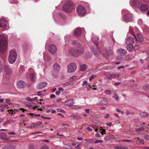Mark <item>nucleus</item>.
Masks as SVG:
<instances>
[{
    "mask_svg": "<svg viewBox=\"0 0 149 149\" xmlns=\"http://www.w3.org/2000/svg\"><path fill=\"white\" fill-rule=\"evenodd\" d=\"M117 52L118 54L121 56H123L127 53V51L125 49H119L117 50Z\"/></svg>",
    "mask_w": 149,
    "mask_h": 149,
    "instance_id": "2eb2a0df",
    "label": "nucleus"
},
{
    "mask_svg": "<svg viewBox=\"0 0 149 149\" xmlns=\"http://www.w3.org/2000/svg\"><path fill=\"white\" fill-rule=\"evenodd\" d=\"M70 116L72 117L73 118L79 120L81 118V117L80 116L75 115H72Z\"/></svg>",
    "mask_w": 149,
    "mask_h": 149,
    "instance_id": "4c0bfd02",
    "label": "nucleus"
},
{
    "mask_svg": "<svg viewBox=\"0 0 149 149\" xmlns=\"http://www.w3.org/2000/svg\"><path fill=\"white\" fill-rule=\"evenodd\" d=\"M77 67V65L75 63H70L67 66V72L70 73L74 72L76 70Z\"/></svg>",
    "mask_w": 149,
    "mask_h": 149,
    "instance_id": "0eeeda50",
    "label": "nucleus"
},
{
    "mask_svg": "<svg viewBox=\"0 0 149 149\" xmlns=\"http://www.w3.org/2000/svg\"><path fill=\"white\" fill-rule=\"evenodd\" d=\"M84 140L86 141H89L90 142H93L94 141L93 139H85Z\"/></svg>",
    "mask_w": 149,
    "mask_h": 149,
    "instance_id": "8fccbe9b",
    "label": "nucleus"
},
{
    "mask_svg": "<svg viewBox=\"0 0 149 149\" xmlns=\"http://www.w3.org/2000/svg\"><path fill=\"white\" fill-rule=\"evenodd\" d=\"M29 149H34V147L33 145L31 144L29 147Z\"/></svg>",
    "mask_w": 149,
    "mask_h": 149,
    "instance_id": "13d9d810",
    "label": "nucleus"
},
{
    "mask_svg": "<svg viewBox=\"0 0 149 149\" xmlns=\"http://www.w3.org/2000/svg\"><path fill=\"white\" fill-rule=\"evenodd\" d=\"M132 35L134 37L136 40L138 42L141 43L143 42L144 38L141 34L137 33L136 36L134 34H132Z\"/></svg>",
    "mask_w": 149,
    "mask_h": 149,
    "instance_id": "9b49d317",
    "label": "nucleus"
},
{
    "mask_svg": "<svg viewBox=\"0 0 149 149\" xmlns=\"http://www.w3.org/2000/svg\"><path fill=\"white\" fill-rule=\"evenodd\" d=\"M77 11L80 15H83L86 13V10L84 8L81 6H79L77 7Z\"/></svg>",
    "mask_w": 149,
    "mask_h": 149,
    "instance_id": "1a4fd4ad",
    "label": "nucleus"
},
{
    "mask_svg": "<svg viewBox=\"0 0 149 149\" xmlns=\"http://www.w3.org/2000/svg\"><path fill=\"white\" fill-rule=\"evenodd\" d=\"M8 106V105H7V104H2V105H0V107L1 108L3 109V108L6 107H7Z\"/></svg>",
    "mask_w": 149,
    "mask_h": 149,
    "instance_id": "603ef678",
    "label": "nucleus"
},
{
    "mask_svg": "<svg viewBox=\"0 0 149 149\" xmlns=\"http://www.w3.org/2000/svg\"><path fill=\"white\" fill-rule=\"evenodd\" d=\"M107 103V100L106 99H104L99 102L98 104V105H106Z\"/></svg>",
    "mask_w": 149,
    "mask_h": 149,
    "instance_id": "b1692460",
    "label": "nucleus"
},
{
    "mask_svg": "<svg viewBox=\"0 0 149 149\" xmlns=\"http://www.w3.org/2000/svg\"><path fill=\"white\" fill-rule=\"evenodd\" d=\"M17 57L16 52L14 50H11L9 53L8 60L9 62L11 64L14 63Z\"/></svg>",
    "mask_w": 149,
    "mask_h": 149,
    "instance_id": "39448f33",
    "label": "nucleus"
},
{
    "mask_svg": "<svg viewBox=\"0 0 149 149\" xmlns=\"http://www.w3.org/2000/svg\"><path fill=\"white\" fill-rule=\"evenodd\" d=\"M63 10L66 12L71 13L74 10L75 6L71 1H66L63 6Z\"/></svg>",
    "mask_w": 149,
    "mask_h": 149,
    "instance_id": "f257e3e1",
    "label": "nucleus"
},
{
    "mask_svg": "<svg viewBox=\"0 0 149 149\" xmlns=\"http://www.w3.org/2000/svg\"><path fill=\"white\" fill-rule=\"evenodd\" d=\"M57 111L58 112H61L63 113H65V111L63 109H57Z\"/></svg>",
    "mask_w": 149,
    "mask_h": 149,
    "instance_id": "de8ad7c7",
    "label": "nucleus"
},
{
    "mask_svg": "<svg viewBox=\"0 0 149 149\" xmlns=\"http://www.w3.org/2000/svg\"><path fill=\"white\" fill-rule=\"evenodd\" d=\"M77 78V77L76 76H74L72 77L70 79V81L73 80H76Z\"/></svg>",
    "mask_w": 149,
    "mask_h": 149,
    "instance_id": "a18cd8bd",
    "label": "nucleus"
},
{
    "mask_svg": "<svg viewBox=\"0 0 149 149\" xmlns=\"http://www.w3.org/2000/svg\"><path fill=\"white\" fill-rule=\"evenodd\" d=\"M47 85V84L46 82H42L37 85V88L38 89H41L46 86Z\"/></svg>",
    "mask_w": 149,
    "mask_h": 149,
    "instance_id": "a211bd4d",
    "label": "nucleus"
},
{
    "mask_svg": "<svg viewBox=\"0 0 149 149\" xmlns=\"http://www.w3.org/2000/svg\"><path fill=\"white\" fill-rule=\"evenodd\" d=\"M106 52L108 54V55H110L112 54L113 52L111 48L110 47L108 48L106 50Z\"/></svg>",
    "mask_w": 149,
    "mask_h": 149,
    "instance_id": "f704fd0d",
    "label": "nucleus"
},
{
    "mask_svg": "<svg viewBox=\"0 0 149 149\" xmlns=\"http://www.w3.org/2000/svg\"><path fill=\"white\" fill-rule=\"evenodd\" d=\"M30 78L31 80L33 82L37 80L36 74L35 73H31L30 75Z\"/></svg>",
    "mask_w": 149,
    "mask_h": 149,
    "instance_id": "412c9836",
    "label": "nucleus"
},
{
    "mask_svg": "<svg viewBox=\"0 0 149 149\" xmlns=\"http://www.w3.org/2000/svg\"><path fill=\"white\" fill-rule=\"evenodd\" d=\"M81 31L79 28H77L74 31V34L76 36L78 37L81 33Z\"/></svg>",
    "mask_w": 149,
    "mask_h": 149,
    "instance_id": "4be33fe9",
    "label": "nucleus"
},
{
    "mask_svg": "<svg viewBox=\"0 0 149 149\" xmlns=\"http://www.w3.org/2000/svg\"><path fill=\"white\" fill-rule=\"evenodd\" d=\"M111 75L112 78H116L117 77L116 75L114 74H111Z\"/></svg>",
    "mask_w": 149,
    "mask_h": 149,
    "instance_id": "bf43d9fd",
    "label": "nucleus"
},
{
    "mask_svg": "<svg viewBox=\"0 0 149 149\" xmlns=\"http://www.w3.org/2000/svg\"><path fill=\"white\" fill-rule=\"evenodd\" d=\"M140 116L142 118L147 117L148 116V113L146 112H143L140 113Z\"/></svg>",
    "mask_w": 149,
    "mask_h": 149,
    "instance_id": "c756f323",
    "label": "nucleus"
},
{
    "mask_svg": "<svg viewBox=\"0 0 149 149\" xmlns=\"http://www.w3.org/2000/svg\"><path fill=\"white\" fill-rule=\"evenodd\" d=\"M87 83V81L85 80L83 81V83H82V86H84L85 85H86Z\"/></svg>",
    "mask_w": 149,
    "mask_h": 149,
    "instance_id": "338daca9",
    "label": "nucleus"
},
{
    "mask_svg": "<svg viewBox=\"0 0 149 149\" xmlns=\"http://www.w3.org/2000/svg\"><path fill=\"white\" fill-rule=\"evenodd\" d=\"M72 147L71 145H67L66 147V148L67 149H71L72 148Z\"/></svg>",
    "mask_w": 149,
    "mask_h": 149,
    "instance_id": "e2e57ef3",
    "label": "nucleus"
},
{
    "mask_svg": "<svg viewBox=\"0 0 149 149\" xmlns=\"http://www.w3.org/2000/svg\"><path fill=\"white\" fill-rule=\"evenodd\" d=\"M7 134L4 132H1L0 134V138L2 139H6Z\"/></svg>",
    "mask_w": 149,
    "mask_h": 149,
    "instance_id": "bb28decb",
    "label": "nucleus"
},
{
    "mask_svg": "<svg viewBox=\"0 0 149 149\" xmlns=\"http://www.w3.org/2000/svg\"><path fill=\"white\" fill-rule=\"evenodd\" d=\"M113 97L115 98L116 101H118L119 100V96L116 94H115L113 96Z\"/></svg>",
    "mask_w": 149,
    "mask_h": 149,
    "instance_id": "a19ab883",
    "label": "nucleus"
},
{
    "mask_svg": "<svg viewBox=\"0 0 149 149\" xmlns=\"http://www.w3.org/2000/svg\"><path fill=\"white\" fill-rule=\"evenodd\" d=\"M134 38L131 37H128L126 41L127 45L134 44Z\"/></svg>",
    "mask_w": 149,
    "mask_h": 149,
    "instance_id": "4468645a",
    "label": "nucleus"
},
{
    "mask_svg": "<svg viewBox=\"0 0 149 149\" xmlns=\"http://www.w3.org/2000/svg\"><path fill=\"white\" fill-rule=\"evenodd\" d=\"M17 86L18 88H23L26 86V84L24 81L20 80L17 82Z\"/></svg>",
    "mask_w": 149,
    "mask_h": 149,
    "instance_id": "ddd939ff",
    "label": "nucleus"
},
{
    "mask_svg": "<svg viewBox=\"0 0 149 149\" xmlns=\"http://www.w3.org/2000/svg\"><path fill=\"white\" fill-rule=\"evenodd\" d=\"M136 142L137 143L138 145H141L142 144H143L144 141L143 140L139 139L138 137H136Z\"/></svg>",
    "mask_w": 149,
    "mask_h": 149,
    "instance_id": "c85d7f7f",
    "label": "nucleus"
},
{
    "mask_svg": "<svg viewBox=\"0 0 149 149\" xmlns=\"http://www.w3.org/2000/svg\"><path fill=\"white\" fill-rule=\"evenodd\" d=\"M71 83L69 82H67L65 84H63V87H65L66 86H67L69 85H70Z\"/></svg>",
    "mask_w": 149,
    "mask_h": 149,
    "instance_id": "09e8293b",
    "label": "nucleus"
},
{
    "mask_svg": "<svg viewBox=\"0 0 149 149\" xmlns=\"http://www.w3.org/2000/svg\"><path fill=\"white\" fill-rule=\"evenodd\" d=\"M72 45L75 47L78 48L81 47L80 45L78 42L76 40H74L72 41Z\"/></svg>",
    "mask_w": 149,
    "mask_h": 149,
    "instance_id": "5701e85b",
    "label": "nucleus"
},
{
    "mask_svg": "<svg viewBox=\"0 0 149 149\" xmlns=\"http://www.w3.org/2000/svg\"><path fill=\"white\" fill-rule=\"evenodd\" d=\"M66 105L69 107H70L73 104V101L72 100H70L65 102Z\"/></svg>",
    "mask_w": 149,
    "mask_h": 149,
    "instance_id": "393cba45",
    "label": "nucleus"
},
{
    "mask_svg": "<svg viewBox=\"0 0 149 149\" xmlns=\"http://www.w3.org/2000/svg\"><path fill=\"white\" fill-rule=\"evenodd\" d=\"M48 50L50 53L52 54H54L57 52V47L54 45H49L48 46Z\"/></svg>",
    "mask_w": 149,
    "mask_h": 149,
    "instance_id": "6e6552de",
    "label": "nucleus"
},
{
    "mask_svg": "<svg viewBox=\"0 0 149 149\" xmlns=\"http://www.w3.org/2000/svg\"><path fill=\"white\" fill-rule=\"evenodd\" d=\"M44 58L45 60L47 61H49L51 59V57L49 56H44Z\"/></svg>",
    "mask_w": 149,
    "mask_h": 149,
    "instance_id": "ea45409f",
    "label": "nucleus"
},
{
    "mask_svg": "<svg viewBox=\"0 0 149 149\" xmlns=\"http://www.w3.org/2000/svg\"><path fill=\"white\" fill-rule=\"evenodd\" d=\"M141 2V0H130V3L131 6L138 7Z\"/></svg>",
    "mask_w": 149,
    "mask_h": 149,
    "instance_id": "9d476101",
    "label": "nucleus"
},
{
    "mask_svg": "<svg viewBox=\"0 0 149 149\" xmlns=\"http://www.w3.org/2000/svg\"><path fill=\"white\" fill-rule=\"evenodd\" d=\"M4 70L5 73L8 75H10L12 72V70L8 65H6L4 66Z\"/></svg>",
    "mask_w": 149,
    "mask_h": 149,
    "instance_id": "f8f14e48",
    "label": "nucleus"
},
{
    "mask_svg": "<svg viewBox=\"0 0 149 149\" xmlns=\"http://www.w3.org/2000/svg\"><path fill=\"white\" fill-rule=\"evenodd\" d=\"M3 69V65L2 63L1 62V61H0V73L2 71Z\"/></svg>",
    "mask_w": 149,
    "mask_h": 149,
    "instance_id": "c03bdc74",
    "label": "nucleus"
},
{
    "mask_svg": "<svg viewBox=\"0 0 149 149\" xmlns=\"http://www.w3.org/2000/svg\"><path fill=\"white\" fill-rule=\"evenodd\" d=\"M93 41L94 42L95 44L97 43L98 41V39L97 37H94L93 38Z\"/></svg>",
    "mask_w": 149,
    "mask_h": 149,
    "instance_id": "58836bf2",
    "label": "nucleus"
},
{
    "mask_svg": "<svg viewBox=\"0 0 149 149\" xmlns=\"http://www.w3.org/2000/svg\"><path fill=\"white\" fill-rule=\"evenodd\" d=\"M129 31L130 33H133L134 32V29L132 27H129Z\"/></svg>",
    "mask_w": 149,
    "mask_h": 149,
    "instance_id": "864d4df0",
    "label": "nucleus"
},
{
    "mask_svg": "<svg viewBox=\"0 0 149 149\" xmlns=\"http://www.w3.org/2000/svg\"><path fill=\"white\" fill-rule=\"evenodd\" d=\"M95 77V76L94 75H92L90 77L89 79V81H91L92 79H93Z\"/></svg>",
    "mask_w": 149,
    "mask_h": 149,
    "instance_id": "6e6d98bb",
    "label": "nucleus"
},
{
    "mask_svg": "<svg viewBox=\"0 0 149 149\" xmlns=\"http://www.w3.org/2000/svg\"><path fill=\"white\" fill-rule=\"evenodd\" d=\"M16 146L15 145H7L3 147V149H14Z\"/></svg>",
    "mask_w": 149,
    "mask_h": 149,
    "instance_id": "aec40b11",
    "label": "nucleus"
},
{
    "mask_svg": "<svg viewBox=\"0 0 149 149\" xmlns=\"http://www.w3.org/2000/svg\"><path fill=\"white\" fill-rule=\"evenodd\" d=\"M18 109H14V110L13 109H10L8 111V112H9V113L10 114H13L16 113V112H18Z\"/></svg>",
    "mask_w": 149,
    "mask_h": 149,
    "instance_id": "2f4dec72",
    "label": "nucleus"
},
{
    "mask_svg": "<svg viewBox=\"0 0 149 149\" xmlns=\"http://www.w3.org/2000/svg\"><path fill=\"white\" fill-rule=\"evenodd\" d=\"M41 91H39L37 92V95L38 96H41L42 95L41 93Z\"/></svg>",
    "mask_w": 149,
    "mask_h": 149,
    "instance_id": "0e129e2a",
    "label": "nucleus"
},
{
    "mask_svg": "<svg viewBox=\"0 0 149 149\" xmlns=\"http://www.w3.org/2000/svg\"><path fill=\"white\" fill-rule=\"evenodd\" d=\"M125 13L122 20L126 22H131L133 20V17L131 13L125 9L122 10V13Z\"/></svg>",
    "mask_w": 149,
    "mask_h": 149,
    "instance_id": "20e7f679",
    "label": "nucleus"
},
{
    "mask_svg": "<svg viewBox=\"0 0 149 149\" xmlns=\"http://www.w3.org/2000/svg\"><path fill=\"white\" fill-rule=\"evenodd\" d=\"M41 117L43 118L44 119H47V120H50L51 119V118L49 117H44L43 116H41Z\"/></svg>",
    "mask_w": 149,
    "mask_h": 149,
    "instance_id": "680f3d73",
    "label": "nucleus"
},
{
    "mask_svg": "<svg viewBox=\"0 0 149 149\" xmlns=\"http://www.w3.org/2000/svg\"><path fill=\"white\" fill-rule=\"evenodd\" d=\"M37 97H35L34 98H31L29 97H27L26 98V100L30 101V102H32L33 101H35L36 100H37Z\"/></svg>",
    "mask_w": 149,
    "mask_h": 149,
    "instance_id": "72a5a7b5",
    "label": "nucleus"
},
{
    "mask_svg": "<svg viewBox=\"0 0 149 149\" xmlns=\"http://www.w3.org/2000/svg\"><path fill=\"white\" fill-rule=\"evenodd\" d=\"M32 49V47L31 45H26L24 48V49L26 52L29 50H31Z\"/></svg>",
    "mask_w": 149,
    "mask_h": 149,
    "instance_id": "7c9ffc66",
    "label": "nucleus"
},
{
    "mask_svg": "<svg viewBox=\"0 0 149 149\" xmlns=\"http://www.w3.org/2000/svg\"><path fill=\"white\" fill-rule=\"evenodd\" d=\"M122 141L123 142H133L132 141H131L129 140H122Z\"/></svg>",
    "mask_w": 149,
    "mask_h": 149,
    "instance_id": "4d7b16f0",
    "label": "nucleus"
},
{
    "mask_svg": "<svg viewBox=\"0 0 149 149\" xmlns=\"http://www.w3.org/2000/svg\"><path fill=\"white\" fill-rule=\"evenodd\" d=\"M145 139L146 140H148L149 139V135H145L144 136Z\"/></svg>",
    "mask_w": 149,
    "mask_h": 149,
    "instance_id": "774afa93",
    "label": "nucleus"
},
{
    "mask_svg": "<svg viewBox=\"0 0 149 149\" xmlns=\"http://www.w3.org/2000/svg\"><path fill=\"white\" fill-rule=\"evenodd\" d=\"M143 89L146 91L149 90V84H146L144 85L143 87Z\"/></svg>",
    "mask_w": 149,
    "mask_h": 149,
    "instance_id": "e433bc0d",
    "label": "nucleus"
},
{
    "mask_svg": "<svg viewBox=\"0 0 149 149\" xmlns=\"http://www.w3.org/2000/svg\"><path fill=\"white\" fill-rule=\"evenodd\" d=\"M90 88H92V89L93 90H96L97 89V86L96 85H93L92 86V87L91 86L90 87Z\"/></svg>",
    "mask_w": 149,
    "mask_h": 149,
    "instance_id": "052dcab7",
    "label": "nucleus"
},
{
    "mask_svg": "<svg viewBox=\"0 0 149 149\" xmlns=\"http://www.w3.org/2000/svg\"><path fill=\"white\" fill-rule=\"evenodd\" d=\"M104 93L107 95H110L111 93V91L109 90H105L104 91Z\"/></svg>",
    "mask_w": 149,
    "mask_h": 149,
    "instance_id": "79ce46f5",
    "label": "nucleus"
},
{
    "mask_svg": "<svg viewBox=\"0 0 149 149\" xmlns=\"http://www.w3.org/2000/svg\"><path fill=\"white\" fill-rule=\"evenodd\" d=\"M7 42L6 38L3 34L0 35V51L2 53L5 52L7 49Z\"/></svg>",
    "mask_w": 149,
    "mask_h": 149,
    "instance_id": "f03ea898",
    "label": "nucleus"
},
{
    "mask_svg": "<svg viewBox=\"0 0 149 149\" xmlns=\"http://www.w3.org/2000/svg\"><path fill=\"white\" fill-rule=\"evenodd\" d=\"M40 64L38 65V67L39 68H42L43 69L45 68V64L42 61H40L39 62Z\"/></svg>",
    "mask_w": 149,
    "mask_h": 149,
    "instance_id": "473e14b6",
    "label": "nucleus"
},
{
    "mask_svg": "<svg viewBox=\"0 0 149 149\" xmlns=\"http://www.w3.org/2000/svg\"><path fill=\"white\" fill-rule=\"evenodd\" d=\"M87 66L84 64H81L80 66V70L81 71H84L86 70Z\"/></svg>",
    "mask_w": 149,
    "mask_h": 149,
    "instance_id": "a878e982",
    "label": "nucleus"
},
{
    "mask_svg": "<svg viewBox=\"0 0 149 149\" xmlns=\"http://www.w3.org/2000/svg\"><path fill=\"white\" fill-rule=\"evenodd\" d=\"M127 45V50L130 52L132 51L133 50V48L134 47L133 44H129Z\"/></svg>",
    "mask_w": 149,
    "mask_h": 149,
    "instance_id": "cd10ccee",
    "label": "nucleus"
},
{
    "mask_svg": "<svg viewBox=\"0 0 149 149\" xmlns=\"http://www.w3.org/2000/svg\"><path fill=\"white\" fill-rule=\"evenodd\" d=\"M42 123L41 121H38L36 122L35 124L33 123V124L34 125H41Z\"/></svg>",
    "mask_w": 149,
    "mask_h": 149,
    "instance_id": "49530a36",
    "label": "nucleus"
},
{
    "mask_svg": "<svg viewBox=\"0 0 149 149\" xmlns=\"http://www.w3.org/2000/svg\"><path fill=\"white\" fill-rule=\"evenodd\" d=\"M115 149H128V148L126 147L117 146L115 147Z\"/></svg>",
    "mask_w": 149,
    "mask_h": 149,
    "instance_id": "c9c22d12",
    "label": "nucleus"
},
{
    "mask_svg": "<svg viewBox=\"0 0 149 149\" xmlns=\"http://www.w3.org/2000/svg\"><path fill=\"white\" fill-rule=\"evenodd\" d=\"M84 49L82 47H80L77 49H72L69 50V54L74 57H78L84 52Z\"/></svg>",
    "mask_w": 149,
    "mask_h": 149,
    "instance_id": "7ed1b4c3",
    "label": "nucleus"
},
{
    "mask_svg": "<svg viewBox=\"0 0 149 149\" xmlns=\"http://www.w3.org/2000/svg\"><path fill=\"white\" fill-rule=\"evenodd\" d=\"M53 67V70L52 72V75L54 77L56 78L58 77L60 67L59 64L56 63L54 64Z\"/></svg>",
    "mask_w": 149,
    "mask_h": 149,
    "instance_id": "423d86ee",
    "label": "nucleus"
},
{
    "mask_svg": "<svg viewBox=\"0 0 149 149\" xmlns=\"http://www.w3.org/2000/svg\"><path fill=\"white\" fill-rule=\"evenodd\" d=\"M40 149H49V148L46 145H44Z\"/></svg>",
    "mask_w": 149,
    "mask_h": 149,
    "instance_id": "3c124183",
    "label": "nucleus"
},
{
    "mask_svg": "<svg viewBox=\"0 0 149 149\" xmlns=\"http://www.w3.org/2000/svg\"><path fill=\"white\" fill-rule=\"evenodd\" d=\"M148 9V6L146 4H142L140 7V9L141 11H146Z\"/></svg>",
    "mask_w": 149,
    "mask_h": 149,
    "instance_id": "6ab92c4d",
    "label": "nucleus"
},
{
    "mask_svg": "<svg viewBox=\"0 0 149 149\" xmlns=\"http://www.w3.org/2000/svg\"><path fill=\"white\" fill-rule=\"evenodd\" d=\"M90 48L91 51L92 52H94V54L95 56H97L100 54V51L98 49H95V48L93 47V46L90 47Z\"/></svg>",
    "mask_w": 149,
    "mask_h": 149,
    "instance_id": "dca6fc26",
    "label": "nucleus"
},
{
    "mask_svg": "<svg viewBox=\"0 0 149 149\" xmlns=\"http://www.w3.org/2000/svg\"><path fill=\"white\" fill-rule=\"evenodd\" d=\"M103 142V140H97L96 141L95 143H102Z\"/></svg>",
    "mask_w": 149,
    "mask_h": 149,
    "instance_id": "5fc2aeb1",
    "label": "nucleus"
},
{
    "mask_svg": "<svg viewBox=\"0 0 149 149\" xmlns=\"http://www.w3.org/2000/svg\"><path fill=\"white\" fill-rule=\"evenodd\" d=\"M8 22L7 21L3 19H0V27L2 28H5L7 26Z\"/></svg>",
    "mask_w": 149,
    "mask_h": 149,
    "instance_id": "f3484780",
    "label": "nucleus"
},
{
    "mask_svg": "<svg viewBox=\"0 0 149 149\" xmlns=\"http://www.w3.org/2000/svg\"><path fill=\"white\" fill-rule=\"evenodd\" d=\"M99 130L103 131V132H104V134H106V131L104 129H102V127H100V128L99 129Z\"/></svg>",
    "mask_w": 149,
    "mask_h": 149,
    "instance_id": "69168bd1",
    "label": "nucleus"
},
{
    "mask_svg": "<svg viewBox=\"0 0 149 149\" xmlns=\"http://www.w3.org/2000/svg\"><path fill=\"white\" fill-rule=\"evenodd\" d=\"M133 56L132 54L128 55L125 56V58L126 59L128 60L130 58H131Z\"/></svg>",
    "mask_w": 149,
    "mask_h": 149,
    "instance_id": "37998d69",
    "label": "nucleus"
}]
</instances>
